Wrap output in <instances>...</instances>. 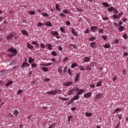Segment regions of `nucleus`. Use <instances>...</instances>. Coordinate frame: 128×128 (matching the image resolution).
Here are the masks:
<instances>
[{"label": "nucleus", "mask_w": 128, "mask_h": 128, "mask_svg": "<svg viewBox=\"0 0 128 128\" xmlns=\"http://www.w3.org/2000/svg\"><path fill=\"white\" fill-rule=\"evenodd\" d=\"M31 66L33 68H36V64L34 63H33L32 64Z\"/></svg>", "instance_id": "nucleus-56"}, {"label": "nucleus", "mask_w": 128, "mask_h": 128, "mask_svg": "<svg viewBox=\"0 0 128 128\" xmlns=\"http://www.w3.org/2000/svg\"><path fill=\"white\" fill-rule=\"evenodd\" d=\"M118 30L120 32H122V31L124 30V26H120L118 28Z\"/></svg>", "instance_id": "nucleus-29"}, {"label": "nucleus", "mask_w": 128, "mask_h": 128, "mask_svg": "<svg viewBox=\"0 0 128 128\" xmlns=\"http://www.w3.org/2000/svg\"><path fill=\"white\" fill-rule=\"evenodd\" d=\"M59 100H68V98L62 97H59Z\"/></svg>", "instance_id": "nucleus-47"}, {"label": "nucleus", "mask_w": 128, "mask_h": 128, "mask_svg": "<svg viewBox=\"0 0 128 128\" xmlns=\"http://www.w3.org/2000/svg\"><path fill=\"white\" fill-rule=\"evenodd\" d=\"M102 84V80L98 82L96 86H101Z\"/></svg>", "instance_id": "nucleus-27"}, {"label": "nucleus", "mask_w": 128, "mask_h": 128, "mask_svg": "<svg viewBox=\"0 0 128 128\" xmlns=\"http://www.w3.org/2000/svg\"><path fill=\"white\" fill-rule=\"evenodd\" d=\"M62 12L64 14H70V10H63Z\"/></svg>", "instance_id": "nucleus-32"}, {"label": "nucleus", "mask_w": 128, "mask_h": 128, "mask_svg": "<svg viewBox=\"0 0 128 128\" xmlns=\"http://www.w3.org/2000/svg\"><path fill=\"white\" fill-rule=\"evenodd\" d=\"M29 14H31V16H32L34 14H36V12L34 11H30L28 12Z\"/></svg>", "instance_id": "nucleus-44"}, {"label": "nucleus", "mask_w": 128, "mask_h": 128, "mask_svg": "<svg viewBox=\"0 0 128 128\" xmlns=\"http://www.w3.org/2000/svg\"><path fill=\"white\" fill-rule=\"evenodd\" d=\"M102 96V94L99 92L96 94V96H94V100H100Z\"/></svg>", "instance_id": "nucleus-3"}, {"label": "nucleus", "mask_w": 128, "mask_h": 128, "mask_svg": "<svg viewBox=\"0 0 128 128\" xmlns=\"http://www.w3.org/2000/svg\"><path fill=\"white\" fill-rule=\"evenodd\" d=\"M120 122H119L118 124H117L116 125L115 128H120Z\"/></svg>", "instance_id": "nucleus-63"}, {"label": "nucleus", "mask_w": 128, "mask_h": 128, "mask_svg": "<svg viewBox=\"0 0 128 128\" xmlns=\"http://www.w3.org/2000/svg\"><path fill=\"white\" fill-rule=\"evenodd\" d=\"M72 118H74L73 116H68V122H70V120H72Z\"/></svg>", "instance_id": "nucleus-54"}, {"label": "nucleus", "mask_w": 128, "mask_h": 128, "mask_svg": "<svg viewBox=\"0 0 128 128\" xmlns=\"http://www.w3.org/2000/svg\"><path fill=\"white\" fill-rule=\"evenodd\" d=\"M80 90V88H78V87H76L74 88V92H78Z\"/></svg>", "instance_id": "nucleus-57"}, {"label": "nucleus", "mask_w": 128, "mask_h": 128, "mask_svg": "<svg viewBox=\"0 0 128 128\" xmlns=\"http://www.w3.org/2000/svg\"><path fill=\"white\" fill-rule=\"evenodd\" d=\"M34 62V58H32L31 57L28 58V62L29 64H32Z\"/></svg>", "instance_id": "nucleus-23"}, {"label": "nucleus", "mask_w": 128, "mask_h": 128, "mask_svg": "<svg viewBox=\"0 0 128 128\" xmlns=\"http://www.w3.org/2000/svg\"><path fill=\"white\" fill-rule=\"evenodd\" d=\"M90 46L92 48H96L97 45L96 42H92L90 43Z\"/></svg>", "instance_id": "nucleus-10"}, {"label": "nucleus", "mask_w": 128, "mask_h": 128, "mask_svg": "<svg viewBox=\"0 0 128 128\" xmlns=\"http://www.w3.org/2000/svg\"><path fill=\"white\" fill-rule=\"evenodd\" d=\"M13 64H16V61L14 60L10 62V66H12Z\"/></svg>", "instance_id": "nucleus-60"}, {"label": "nucleus", "mask_w": 128, "mask_h": 128, "mask_svg": "<svg viewBox=\"0 0 128 128\" xmlns=\"http://www.w3.org/2000/svg\"><path fill=\"white\" fill-rule=\"evenodd\" d=\"M85 70H92V67H90V65H88L85 66Z\"/></svg>", "instance_id": "nucleus-17"}, {"label": "nucleus", "mask_w": 128, "mask_h": 128, "mask_svg": "<svg viewBox=\"0 0 128 128\" xmlns=\"http://www.w3.org/2000/svg\"><path fill=\"white\" fill-rule=\"evenodd\" d=\"M102 4L104 6H106V8H110V5L108 2H104L102 3Z\"/></svg>", "instance_id": "nucleus-21"}, {"label": "nucleus", "mask_w": 128, "mask_h": 128, "mask_svg": "<svg viewBox=\"0 0 128 128\" xmlns=\"http://www.w3.org/2000/svg\"><path fill=\"white\" fill-rule=\"evenodd\" d=\"M114 8L113 6H111L110 8H108V12H112L114 11Z\"/></svg>", "instance_id": "nucleus-33"}, {"label": "nucleus", "mask_w": 128, "mask_h": 128, "mask_svg": "<svg viewBox=\"0 0 128 128\" xmlns=\"http://www.w3.org/2000/svg\"><path fill=\"white\" fill-rule=\"evenodd\" d=\"M104 48H110V44H105L104 46Z\"/></svg>", "instance_id": "nucleus-30"}, {"label": "nucleus", "mask_w": 128, "mask_h": 128, "mask_svg": "<svg viewBox=\"0 0 128 128\" xmlns=\"http://www.w3.org/2000/svg\"><path fill=\"white\" fill-rule=\"evenodd\" d=\"M21 32L24 34V36H28V32L24 30H21Z\"/></svg>", "instance_id": "nucleus-11"}, {"label": "nucleus", "mask_w": 128, "mask_h": 128, "mask_svg": "<svg viewBox=\"0 0 128 128\" xmlns=\"http://www.w3.org/2000/svg\"><path fill=\"white\" fill-rule=\"evenodd\" d=\"M26 44H27V48H30V50H34V46L30 44L29 42H26Z\"/></svg>", "instance_id": "nucleus-8"}, {"label": "nucleus", "mask_w": 128, "mask_h": 128, "mask_svg": "<svg viewBox=\"0 0 128 128\" xmlns=\"http://www.w3.org/2000/svg\"><path fill=\"white\" fill-rule=\"evenodd\" d=\"M112 16L114 20H116V18H120V16L116 15V14H114Z\"/></svg>", "instance_id": "nucleus-38"}, {"label": "nucleus", "mask_w": 128, "mask_h": 128, "mask_svg": "<svg viewBox=\"0 0 128 128\" xmlns=\"http://www.w3.org/2000/svg\"><path fill=\"white\" fill-rule=\"evenodd\" d=\"M74 89H71L68 92V95L72 96V94H74Z\"/></svg>", "instance_id": "nucleus-25"}, {"label": "nucleus", "mask_w": 128, "mask_h": 128, "mask_svg": "<svg viewBox=\"0 0 128 128\" xmlns=\"http://www.w3.org/2000/svg\"><path fill=\"white\" fill-rule=\"evenodd\" d=\"M118 118H119V120H122V114H120L118 115Z\"/></svg>", "instance_id": "nucleus-55"}, {"label": "nucleus", "mask_w": 128, "mask_h": 128, "mask_svg": "<svg viewBox=\"0 0 128 128\" xmlns=\"http://www.w3.org/2000/svg\"><path fill=\"white\" fill-rule=\"evenodd\" d=\"M46 46H48V48L50 50H52L54 48H52V45L50 44H46Z\"/></svg>", "instance_id": "nucleus-13"}, {"label": "nucleus", "mask_w": 128, "mask_h": 128, "mask_svg": "<svg viewBox=\"0 0 128 128\" xmlns=\"http://www.w3.org/2000/svg\"><path fill=\"white\" fill-rule=\"evenodd\" d=\"M18 110H14V116H18Z\"/></svg>", "instance_id": "nucleus-35"}, {"label": "nucleus", "mask_w": 128, "mask_h": 128, "mask_svg": "<svg viewBox=\"0 0 128 128\" xmlns=\"http://www.w3.org/2000/svg\"><path fill=\"white\" fill-rule=\"evenodd\" d=\"M46 94H52V96H54V94H60V90H52V91L47 92Z\"/></svg>", "instance_id": "nucleus-2"}, {"label": "nucleus", "mask_w": 128, "mask_h": 128, "mask_svg": "<svg viewBox=\"0 0 128 128\" xmlns=\"http://www.w3.org/2000/svg\"><path fill=\"white\" fill-rule=\"evenodd\" d=\"M44 66H52V62L50 63H47L45 64H44Z\"/></svg>", "instance_id": "nucleus-62"}, {"label": "nucleus", "mask_w": 128, "mask_h": 128, "mask_svg": "<svg viewBox=\"0 0 128 128\" xmlns=\"http://www.w3.org/2000/svg\"><path fill=\"white\" fill-rule=\"evenodd\" d=\"M24 92V90H20L18 92H17V94L18 96L19 94H20L22 92Z\"/></svg>", "instance_id": "nucleus-51"}, {"label": "nucleus", "mask_w": 128, "mask_h": 128, "mask_svg": "<svg viewBox=\"0 0 128 128\" xmlns=\"http://www.w3.org/2000/svg\"><path fill=\"white\" fill-rule=\"evenodd\" d=\"M14 33L12 32L8 35L6 36L7 40H12V37L14 36Z\"/></svg>", "instance_id": "nucleus-4"}, {"label": "nucleus", "mask_w": 128, "mask_h": 128, "mask_svg": "<svg viewBox=\"0 0 128 128\" xmlns=\"http://www.w3.org/2000/svg\"><path fill=\"white\" fill-rule=\"evenodd\" d=\"M12 84V80H8V82L6 84V86H10Z\"/></svg>", "instance_id": "nucleus-22"}, {"label": "nucleus", "mask_w": 128, "mask_h": 128, "mask_svg": "<svg viewBox=\"0 0 128 128\" xmlns=\"http://www.w3.org/2000/svg\"><path fill=\"white\" fill-rule=\"evenodd\" d=\"M102 38H103V40H108V36H105V35H103L102 36Z\"/></svg>", "instance_id": "nucleus-48"}, {"label": "nucleus", "mask_w": 128, "mask_h": 128, "mask_svg": "<svg viewBox=\"0 0 128 128\" xmlns=\"http://www.w3.org/2000/svg\"><path fill=\"white\" fill-rule=\"evenodd\" d=\"M6 74V70H2L0 71V76H4Z\"/></svg>", "instance_id": "nucleus-28"}, {"label": "nucleus", "mask_w": 128, "mask_h": 128, "mask_svg": "<svg viewBox=\"0 0 128 128\" xmlns=\"http://www.w3.org/2000/svg\"><path fill=\"white\" fill-rule=\"evenodd\" d=\"M84 98H90L92 96V92H87L84 95Z\"/></svg>", "instance_id": "nucleus-9"}, {"label": "nucleus", "mask_w": 128, "mask_h": 128, "mask_svg": "<svg viewBox=\"0 0 128 128\" xmlns=\"http://www.w3.org/2000/svg\"><path fill=\"white\" fill-rule=\"evenodd\" d=\"M122 112V108H117L116 110H114V114H116V112Z\"/></svg>", "instance_id": "nucleus-39"}, {"label": "nucleus", "mask_w": 128, "mask_h": 128, "mask_svg": "<svg viewBox=\"0 0 128 128\" xmlns=\"http://www.w3.org/2000/svg\"><path fill=\"white\" fill-rule=\"evenodd\" d=\"M42 70H44V72H48V69L46 67H42Z\"/></svg>", "instance_id": "nucleus-42"}, {"label": "nucleus", "mask_w": 128, "mask_h": 128, "mask_svg": "<svg viewBox=\"0 0 128 128\" xmlns=\"http://www.w3.org/2000/svg\"><path fill=\"white\" fill-rule=\"evenodd\" d=\"M32 44H34L35 46V48H40V46L38 45V43L36 41H34L32 42Z\"/></svg>", "instance_id": "nucleus-7"}, {"label": "nucleus", "mask_w": 128, "mask_h": 128, "mask_svg": "<svg viewBox=\"0 0 128 128\" xmlns=\"http://www.w3.org/2000/svg\"><path fill=\"white\" fill-rule=\"evenodd\" d=\"M50 34H52L53 36H58V33L56 31H52Z\"/></svg>", "instance_id": "nucleus-20"}, {"label": "nucleus", "mask_w": 128, "mask_h": 128, "mask_svg": "<svg viewBox=\"0 0 128 128\" xmlns=\"http://www.w3.org/2000/svg\"><path fill=\"white\" fill-rule=\"evenodd\" d=\"M113 12H114V14H118V11L115 8H114Z\"/></svg>", "instance_id": "nucleus-59"}, {"label": "nucleus", "mask_w": 128, "mask_h": 128, "mask_svg": "<svg viewBox=\"0 0 128 128\" xmlns=\"http://www.w3.org/2000/svg\"><path fill=\"white\" fill-rule=\"evenodd\" d=\"M75 66H78V64L76 62L72 63V64L71 65L72 68H75Z\"/></svg>", "instance_id": "nucleus-37"}, {"label": "nucleus", "mask_w": 128, "mask_h": 128, "mask_svg": "<svg viewBox=\"0 0 128 128\" xmlns=\"http://www.w3.org/2000/svg\"><path fill=\"white\" fill-rule=\"evenodd\" d=\"M44 24L42 23V22H38V26H44Z\"/></svg>", "instance_id": "nucleus-61"}, {"label": "nucleus", "mask_w": 128, "mask_h": 128, "mask_svg": "<svg viewBox=\"0 0 128 128\" xmlns=\"http://www.w3.org/2000/svg\"><path fill=\"white\" fill-rule=\"evenodd\" d=\"M60 32H64H64H66V30L63 28H60Z\"/></svg>", "instance_id": "nucleus-49"}, {"label": "nucleus", "mask_w": 128, "mask_h": 128, "mask_svg": "<svg viewBox=\"0 0 128 128\" xmlns=\"http://www.w3.org/2000/svg\"><path fill=\"white\" fill-rule=\"evenodd\" d=\"M83 92H84V90L82 89H80L78 92H76V94L78 96H80V94H82Z\"/></svg>", "instance_id": "nucleus-5"}, {"label": "nucleus", "mask_w": 128, "mask_h": 128, "mask_svg": "<svg viewBox=\"0 0 128 128\" xmlns=\"http://www.w3.org/2000/svg\"><path fill=\"white\" fill-rule=\"evenodd\" d=\"M40 48H46V46H44V44L43 43H41L40 44Z\"/></svg>", "instance_id": "nucleus-52"}, {"label": "nucleus", "mask_w": 128, "mask_h": 128, "mask_svg": "<svg viewBox=\"0 0 128 128\" xmlns=\"http://www.w3.org/2000/svg\"><path fill=\"white\" fill-rule=\"evenodd\" d=\"M77 10L78 12H84V10L80 7L77 8Z\"/></svg>", "instance_id": "nucleus-45"}, {"label": "nucleus", "mask_w": 128, "mask_h": 128, "mask_svg": "<svg viewBox=\"0 0 128 128\" xmlns=\"http://www.w3.org/2000/svg\"><path fill=\"white\" fill-rule=\"evenodd\" d=\"M41 15L43 16H46V18L48 16V14L46 12L41 13Z\"/></svg>", "instance_id": "nucleus-43"}, {"label": "nucleus", "mask_w": 128, "mask_h": 128, "mask_svg": "<svg viewBox=\"0 0 128 128\" xmlns=\"http://www.w3.org/2000/svg\"><path fill=\"white\" fill-rule=\"evenodd\" d=\"M8 52H10V54H9V56L11 57L16 56V54H18V51L16 50V49H15L14 48H10L8 50Z\"/></svg>", "instance_id": "nucleus-1"}, {"label": "nucleus", "mask_w": 128, "mask_h": 128, "mask_svg": "<svg viewBox=\"0 0 128 128\" xmlns=\"http://www.w3.org/2000/svg\"><path fill=\"white\" fill-rule=\"evenodd\" d=\"M72 102H74V100H73L72 99H72L70 100L68 102V106H70V104H72Z\"/></svg>", "instance_id": "nucleus-53"}, {"label": "nucleus", "mask_w": 128, "mask_h": 128, "mask_svg": "<svg viewBox=\"0 0 128 128\" xmlns=\"http://www.w3.org/2000/svg\"><path fill=\"white\" fill-rule=\"evenodd\" d=\"M72 82H68L64 84L65 86H72Z\"/></svg>", "instance_id": "nucleus-16"}, {"label": "nucleus", "mask_w": 128, "mask_h": 128, "mask_svg": "<svg viewBox=\"0 0 128 128\" xmlns=\"http://www.w3.org/2000/svg\"><path fill=\"white\" fill-rule=\"evenodd\" d=\"M78 67L80 70L81 72L82 70H86L85 68H84L82 66H78Z\"/></svg>", "instance_id": "nucleus-36"}, {"label": "nucleus", "mask_w": 128, "mask_h": 128, "mask_svg": "<svg viewBox=\"0 0 128 128\" xmlns=\"http://www.w3.org/2000/svg\"><path fill=\"white\" fill-rule=\"evenodd\" d=\"M95 86H96L94 84H90V88H94Z\"/></svg>", "instance_id": "nucleus-64"}, {"label": "nucleus", "mask_w": 128, "mask_h": 128, "mask_svg": "<svg viewBox=\"0 0 128 128\" xmlns=\"http://www.w3.org/2000/svg\"><path fill=\"white\" fill-rule=\"evenodd\" d=\"M80 74L78 73L76 75V77L75 78V82H78V80H80Z\"/></svg>", "instance_id": "nucleus-12"}, {"label": "nucleus", "mask_w": 128, "mask_h": 128, "mask_svg": "<svg viewBox=\"0 0 128 128\" xmlns=\"http://www.w3.org/2000/svg\"><path fill=\"white\" fill-rule=\"evenodd\" d=\"M86 116H87V118H90V116H92V114L91 112H86Z\"/></svg>", "instance_id": "nucleus-31"}, {"label": "nucleus", "mask_w": 128, "mask_h": 128, "mask_svg": "<svg viewBox=\"0 0 128 128\" xmlns=\"http://www.w3.org/2000/svg\"><path fill=\"white\" fill-rule=\"evenodd\" d=\"M56 8L57 10H60V4H56Z\"/></svg>", "instance_id": "nucleus-41"}, {"label": "nucleus", "mask_w": 128, "mask_h": 128, "mask_svg": "<svg viewBox=\"0 0 128 128\" xmlns=\"http://www.w3.org/2000/svg\"><path fill=\"white\" fill-rule=\"evenodd\" d=\"M45 26H52V23L50 22H48L46 23H45Z\"/></svg>", "instance_id": "nucleus-34"}, {"label": "nucleus", "mask_w": 128, "mask_h": 128, "mask_svg": "<svg viewBox=\"0 0 128 128\" xmlns=\"http://www.w3.org/2000/svg\"><path fill=\"white\" fill-rule=\"evenodd\" d=\"M72 34L75 36H78V32H76V30L74 29V28H72Z\"/></svg>", "instance_id": "nucleus-14"}, {"label": "nucleus", "mask_w": 128, "mask_h": 128, "mask_svg": "<svg viewBox=\"0 0 128 128\" xmlns=\"http://www.w3.org/2000/svg\"><path fill=\"white\" fill-rule=\"evenodd\" d=\"M96 40V36H93L89 38V40H90V42H94V40Z\"/></svg>", "instance_id": "nucleus-19"}, {"label": "nucleus", "mask_w": 128, "mask_h": 128, "mask_svg": "<svg viewBox=\"0 0 128 128\" xmlns=\"http://www.w3.org/2000/svg\"><path fill=\"white\" fill-rule=\"evenodd\" d=\"M80 98V96L76 94V96H74L73 98H72V100H78Z\"/></svg>", "instance_id": "nucleus-26"}, {"label": "nucleus", "mask_w": 128, "mask_h": 128, "mask_svg": "<svg viewBox=\"0 0 128 128\" xmlns=\"http://www.w3.org/2000/svg\"><path fill=\"white\" fill-rule=\"evenodd\" d=\"M122 38H125V40H127L128 39V35H126V34H124L122 36Z\"/></svg>", "instance_id": "nucleus-58"}, {"label": "nucleus", "mask_w": 128, "mask_h": 128, "mask_svg": "<svg viewBox=\"0 0 128 128\" xmlns=\"http://www.w3.org/2000/svg\"><path fill=\"white\" fill-rule=\"evenodd\" d=\"M116 78H118V76L116 75L113 76L112 80L114 82H116Z\"/></svg>", "instance_id": "nucleus-46"}, {"label": "nucleus", "mask_w": 128, "mask_h": 128, "mask_svg": "<svg viewBox=\"0 0 128 128\" xmlns=\"http://www.w3.org/2000/svg\"><path fill=\"white\" fill-rule=\"evenodd\" d=\"M83 60L84 62H90V58L88 57H85L84 58Z\"/></svg>", "instance_id": "nucleus-15"}, {"label": "nucleus", "mask_w": 128, "mask_h": 128, "mask_svg": "<svg viewBox=\"0 0 128 128\" xmlns=\"http://www.w3.org/2000/svg\"><path fill=\"white\" fill-rule=\"evenodd\" d=\"M58 74H62V67L60 66L58 69Z\"/></svg>", "instance_id": "nucleus-24"}, {"label": "nucleus", "mask_w": 128, "mask_h": 128, "mask_svg": "<svg viewBox=\"0 0 128 128\" xmlns=\"http://www.w3.org/2000/svg\"><path fill=\"white\" fill-rule=\"evenodd\" d=\"M26 66H30V64L28 63H22V65L21 66V68H26Z\"/></svg>", "instance_id": "nucleus-18"}, {"label": "nucleus", "mask_w": 128, "mask_h": 128, "mask_svg": "<svg viewBox=\"0 0 128 128\" xmlns=\"http://www.w3.org/2000/svg\"><path fill=\"white\" fill-rule=\"evenodd\" d=\"M51 54L54 56H58V53L54 51H52L51 53Z\"/></svg>", "instance_id": "nucleus-40"}, {"label": "nucleus", "mask_w": 128, "mask_h": 128, "mask_svg": "<svg viewBox=\"0 0 128 128\" xmlns=\"http://www.w3.org/2000/svg\"><path fill=\"white\" fill-rule=\"evenodd\" d=\"M90 30L93 32H96V31L98 30V27L96 26H92L90 28Z\"/></svg>", "instance_id": "nucleus-6"}, {"label": "nucleus", "mask_w": 128, "mask_h": 128, "mask_svg": "<svg viewBox=\"0 0 128 128\" xmlns=\"http://www.w3.org/2000/svg\"><path fill=\"white\" fill-rule=\"evenodd\" d=\"M68 74H70V76H72V70H70V68H69L68 70Z\"/></svg>", "instance_id": "nucleus-50"}]
</instances>
